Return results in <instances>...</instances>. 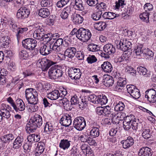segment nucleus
I'll list each match as a JSON object with an SVG mask.
<instances>
[{
	"mask_svg": "<svg viewBox=\"0 0 156 156\" xmlns=\"http://www.w3.org/2000/svg\"><path fill=\"white\" fill-rule=\"evenodd\" d=\"M42 117L39 115L37 114L34 116L33 119H30L29 123L27 125V127H29V131L33 132L42 125Z\"/></svg>",
	"mask_w": 156,
	"mask_h": 156,
	"instance_id": "obj_1",
	"label": "nucleus"
},
{
	"mask_svg": "<svg viewBox=\"0 0 156 156\" xmlns=\"http://www.w3.org/2000/svg\"><path fill=\"white\" fill-rule=\"evenodd\" d=\"M129 116H127L123 122V127L125 130H129L132 127V129L136 130L138 127V124L133 120L129 119Z\"/></svg>",
	"mask_w": 156,
	"mask_h": 156,
	"instance_id": "obj_2",
	"label": "nucleus"
},
{
	"mask_svg": "<svg viewBox=\"0 0 156 156\" xmlns=\"http://www.w3.org/2000/svg\"><path fill=\"white\" fill-rule=\"evenodd\" d=\"M56 63L45 58L39 59L37 62V64L39 65L43 71H45L51 66H54Z\"/></svg>",
	"mask_w": 156,
	"mask_h": 156,
	"instance_id": "obj_3",
	"label": "nucleus"
},
{
	"mask_svg": "<svg viewBox=\"0 0 156 156\" xmlns=\"http://www.w3.org/2000/svg\"><path fill=\"white\" fill-rule=\"evenodd\" d=\"M52 43V41L41 45L39 51L41 55L46 56L54 51L55 52Z\"/></svg>",
	"mask_w": 156,
	"mask_h": 156,
	"instance_id": "obj_4",
	"label": "nucleus"
},
{
	"mask_svg": "<svg viewBox=\"0 0 156 156\" xmlns=\"http://www.w3.org/2000/svg\"><path fill=\"white\" fill-rule=\"evenodd\" d=\"M138 73L140 75L145 78H149L151 77V80L153 82H156V76L153 74L151 76V72L144 67L140 66L137 68Z\"/></svg>",
	"mask_w": 156,
	"mask_h": 156,
	"instance_id": "obj_5",
	"label": "nucleus"
},
{
	"mask_svg": "<svg viewBox=\"0 0 156 156\" xmlns=\"http://www.w3.org/2000/svg\"><path fill=\"white\" fill-rule=\"evenodd\" d=\"M57 65H54L49 69L48 74L51 79L55 80L62 76V71L57 69Z\"/></svg>",
	"mask_w": 156,
	"mask_h": 156,
	"instance_id": "obj_6",
	"label": "nucleus"
},
{
	"mask_svg": "<svg viewBox=\"0 0 156 156\" xmlns=\"http://www.w3.org/2000/svg\"><path fill=\"white\" fill-rule=\"evenodd\" d=\"M73 124L74 127L77 130L81 131L85 127L86 125L85 120L82 117H77L74 119Z\"/></svg>",
	"mask_w": 156,
	"mask_h": 156,
	"instance_id": "obj_7",
	"label": "nucleus"
},
{
	"mask_svg": "<svg viewBox=\"0 0 156 156\" xmlns=\"http://www.w3.org/2000/svg\"><path fill=\"white\" fill-rule=\"evenodd\" d=\"M68 74L71 79L76 80L80 79L82 73L79 69L72 67L68 69Z\"/></svg>",
	"mask_w": 156,
	"mask_h": 156,
	"instance_id": "obj_8",
	"label": "nucleus"
},
{
	"mask_svg": "<svg viewBox=\"0 0 156 156\" xmlns=\"http://www.w3.org/2000/svg\"><path fill=\"white\" fill-rule=\"evenodd\" d=\"M37 41L32 38H27L23 40V46L29 50L31 48H35L37 45Z\"/></svg>",
	"mask_w": 156,
	"mask_h": 156,
	"instance_id": "obj_9",
	"label": "nucleus"
},
{
	"mask_svg": "<svg viewBox=\"0 0 156 156\" xmlns=\"http://www.w3.org/2000/svg\"><path fill=\"white\" fill-rule=\"evenodd\" d=\"M30 14V10L26 7H22L19 9L16 13V17L19 20L27 18Z\"/></svg>",
	"mask_w": 156,
	"mask_h": 156,
	"instance_id": "obj_10",
	"label": "nucleus"
},
{
	"mask_svg": "<svg viewBox=\"0 0 156 156\" xmlns=\"http://www.w3.org/2000/svg\"><path fill=\"white\" fill-rule=\"evenodd\" d=\"M127 91L131 96L135 99H138L140 96L139 90L133 85L127 86Z\"/></svg>",
	"mask_w": 156,
	"mask_h": 156,
	"instance_id": "obj_11",
	"label": "nucleus"
},
{
	"mask_svg": "<svg viewBox=\"0 0 156 156\" xmlns=\"http://www.w3.org/2000/svg\"><path fill=\"white\" fill-rule=\"evenodd\" d=\"M148 93L145 95V97L150 103L156 102V90L151 89L149 90Z\"/></svg>",
	"mask_w": 156,
	"mask_h": 156,
	"instance_id": "obj_12",
	"label": "nucleus"
},
{
	"mask_svg": "<svg viewBox=\"0 0 156 156\" xmlns=\"http://www.w3.org/2000/svg\"><path fill=\"white\" fill-rule=\"evenodd\" d=\"M16 105L13 104V107L16 112L22 111L25 109V105L22 100L18 99L16 101Z\"/></svg>",
	"mask_w": 156,
	"mask_h": 156,
	"instance_id": "obj_13",
	"label": "nucleus"
},
{
	"mask_svg": "<svg viewBox=\"0 0 156 156\" xmlns=\"http://www.w3.org/2000/svg\"><path fill=\"white\" fill-rule=\"evenodd\" d=\"M60 123L62 125L65 127L70 126L72 123L71 115L66 114L63 116L60 119Z\"/></svg>",
	"mask_w": 156,
	"mask_h": 156,
	"instance_id": "obj_14",
	"label": "nucleus"
},
{
	"mask_svg": "<svg viewBox=\"0 0 156 156\" xmlns=\"http://www.w3.org/2000/svg\"><path fill=\"white\" fill-rule=\"evenodd\" d=\"M52 43L55 52L57 53L61 51L60 46L64 44V41L62 38H59L56 39L55 41H52Z\"/></svg>",
	"mask_w": 156,
	"mask_h": 156,
	"instance_id": "obj_15",
	"label": "nucleus"
},
{
	"mask_svg": "<svg viewBox=\"0 0 156 156\" xmlns=\"http://www.w3.org/2000/svg\"><path fill=\"white\" fill-rule=\"evenodd\" d=\"M116 44L117 48L123 51H124V47L125 45L127 44V46L132 45L131 43L126 39L125 40H121L120 41H117L115 42Z\"/></svg>",
	"mask_w": 156,
	"mask_h": 156,
	"instance_id": "obj_16",
	"label": "nucleus"
},
{
	"mask_svg": "<svg viewBox=\"0 0 156 156\" xmlns=\"http://www.w3.org/2000/svg\"><path fill=\"white\" fill-rule=\"evenodd\" d=\"M44 33L45 31L44 29L42 27L39 26L37 29L34 31L33 34V37L36 39L42 40Z\"/></svg>",
	"mask_w": 156,
	"mask_h": 156,
	"instance_id": "obj_17",
	"label": "nucleus"
},
{
	"mask_svg": "<svg viewBox=\"0 0 156 156\" xmlns=\"http://www.w3.org/2000/svg\"><path fill=\"white\" fill-rule=\"evenodd\" d=\"M152 153L151 149L147 147H144L140 148L138 152L139 156H151Z\"/></svg>",
	"mask_w": 156,
	"mask_h": 156,
	"instance_id": "obj_18",
	"label": "nucleus"
},
{
	"mask_svg": "<svg viewBox=\"0 0 156 156\" xmlns=\"http://www.w3.org/2000/svg\"><path fill=\"white\" fill-rule=\"evenodd\" d=\"M113 78L109 75H105L103 76V82L107 87L112 86L114 83Z\"/></svg>",
	"mask_w": 156,
	"mask_h": 156,
	"instance_id": "obj_19",
	"label": "nucleus"
},
{
	"mask_svg": "<svg viewBox=\"0 0 156 156\" xmlns=\"http://www.w3.org/2000/svg\"><path fill=\"white\" fill-rule=\"evenodd\" d=\"M104 51L110 55L114 54L115 52V47L111 43L106 44L103 47Z\"/></svg>",
	"mask_w": 156,
	"mask_h": 156,
	"instance_id": "obj_20",
	"label": "nucleus"
},
{
	"mask_svg": "<svg viewBox=\"0 0 156 156\" xmlns=\"http://www.w3.org/2000/svg\"><path fill=\"white\" fill-rule=\"evenodd\" d=\"M111 110V108L109 106L102 107L103 115L114 118L116 115V114L114 113Z\"/></svg>",
	"mask_w": 156,
	"mask_h": 156,
	"instance_id": "obj_21",
	"label": "nucleus"
},
{
	"mask_svg": "<svg viewBox=\"0 0 156 156\" xmlns=\"http://www.w3.org/2000/svg\"><path fill=\"white\" fill-rule=\"evenodd\" d=\"M16 30V36L17 37V41L19 42L20 39L21 37L24 35L26 31L28 30V28L27 27H17L15 31Z\"/></svg>",
	"mask_w": 156,
	"mask_h": 156,
	"instance_id": "obj_22",
	"label": "nucleus"
},
{
	"mask_svg": "<svg viewBox=\"0 0 156 156\" xmlns=\"http://www.w3.org/2000/svg\"><path fill=\"white\" fill-rule=\"evenodd\" d=\"M23 142V136L21 135L18 136L14 141L13 147L14 149L19 148L22 145Z\"/></svg>",
	"mask_w": 156,
	"mask_h": 156,
	"instance_id": "obj_23",
	"label": "nucleus"
},
{
	"mask_svg": "<svg viewBox=\"0 0 156 156\" xmlns=\"http://www.w3.org/2000/svg\"><path fill=\"white\" fill-rule=\"evenodd\" d=\"M71 141L67 139H62L59 144V147L64 150L68 149L70 146Z\"/></svg>",
	"mask_w": 156,
	"mask_h": 156,
	"instance_id": "obj_24",
	"label": "nucleus"
},
{
	"mask_svg": "<svg viewBox=\"0 0 156 156\" xmlns=\"http://www.w3.org/2000/svg\"><path fill=\"white\" fill-rule=\"evenodd\" d=\"M73 8L76 10L83 11L84 9V4L82 0H75L73 2Z\"/></svg>",
	"mask_w": 156,
	"mask_h": 156,
	"instance_id": "obj_25",
	"label": "nucleus"
},
{
	"mask_svg": "<svg viewBox=\"0 0 156 156\" xmlns=\"http://www.w3.org/2000/svg\"><path fill=\"white\" fill-rule=\"evenodd\" d=\"M71 11V8L70 6H67L62 9L60 14L61 17L63 19H66L70 14Z\"/></svg>",
	"mask_w": 156,
	"mask_h": 156,
	"instance_id": "obj_26",
	"label": "nucleus"
},
{
	"mask_svg": "<svg viewBox=\"0 0 156 156\" xmlns=\"http://www.w3.org/2000/svg\"><path fill=\"white\" fill-rule=\"evenodd\" d=\"M76 53V49L74 47L68 48H67L65 51L66 55L69 58H73Z\"/></svg>",
	"mask_w": 156,
	"mask_h": 156,
	"instance_id": "obj_27",
	"label": "nucleus"
},
{
	"mask_svg": "<svg viewBox=\"0 0 156 156\" xmlns=\"http://www.w3.org/2000/svg\"><path fill=\"white\" fill-rule=\"evenodd\" d=\"M101 68L103 71L106 73H110L112 70L111 64L108 62H105L101 65Z\"/></svg>",
	"mask_w": 156,
	"mask_h": 156,
	"instance_id": "obj_28",
	"label": "nucleus"
},
{
	"mask_svg": "<svg viewBox=\"0 0 156 156\" xmlns=\"http://www.w3.org/2000/svg\"><path fill=\"white\" fill-rule=\"evenodd\" d=\"M100 127L98 125H96V126H93L91 127L90 134V135L94 137H97L100 135V132L99 128Z\"/></svg>",
	"mask_w": 156,
	"mask_h": 156,
	"instance_id": "obj_29",
	"label": "nucleus"
},
{
	"mask_svg": "<svg viewBox=\"0 0 156 156\" xmlns=\"http://www.w3.org/2000/svg\"><path fill=\"white\" fill-rule=\"evenodd\" d=\"M14 139V136L12 134L9 133L3 136L1 140L3 143H9Z\"/></svg>",
	"mask_w": 156,
	"mask_h": 156,
	"instance_id": "obj_30",
	"label": "nucleus"
},
{
	"mask_svg": "<svg viewBox=\"0 0 156 156\" xmlns=\"http://www.w3.org/2000/svg\"><path fill=\"white\" fill-rule=\"evenodd\" d=\"M59 100L62 101L65 109L67 110H71L72 109L73 107L71 105H72L70 103L69 101L66 98H62V99H60Z\"/></svg>",
	"mask_w": 156,
	"mask_h": 156,
	"instance_id": "obj_31",
	"label": "nucleus"
},
{
	"mask_svg": "<svg viewBox=\"0 0 156 156\" xmlns=\"http://www.w3.org/2000/svg\"><path fill=\"white\" fill-rule=\"evenodd\" d=\"M72 20L75 24H80L82 23L83 20V17L80 15L74 13L72 17Z\"/></svg>",
	"mask_w": 156,
	"mask_h": 156,
	"instance_id": "obj_32",
	"label": "nucleus"
},
{
	"mask_svg": "<svg viewBox=\"0 0 156 156\" xmlns=\"http://www.w3.org/2000/svg\"><path fill=\"white\" fill-rule=\"evenodd\" d=\"M38 14L41 17L46 18L50 15L49 10L46 8H42L39 10Z\"/></svg>",
	"mask_w": 156,
	"mask_h": 156,
	"instance_id": "obj_33",
	"label": "nucleus"
},
{
	"mask_svg": "<svg viewBox=\"0 0 156 156\" xmlns=\"http://www.w3.org/2000/svg\"><path fill=\"white\" fill-rule=\"evenodd\" d=\"M59 91L55 90L48 94L47 97L51 100H55L59 99Z\"/></svg>",
	"mask_w": 156,
	"mask_h": 156,
	"instance_id": "obj_34",
	"label": "nucleus"
},
{
	"mask_svg": "<svg viewBox=\"0 0 156 156\" xmlns=\"http://www.w3.org/2000/svg\"><path fill=\"white\" fill-rule=\"evenodd\" d=\"M119 15L116 14L115 13L111 12H106L102 15V17L105 19H113L116 17H118Z\"/></svg>",
	"mask_w": 156,
	"mask_h": 156,
	"instance_id": "obj_35",
	"label": "nucleus"
},
{
	"mask_svg": "<svg viewBox=\"0 0 156 156\" xmlns=\"http://www.w3.org/2000/svg\"><path fill=\"white\" fill-rule=\"evenodd\" d=\"M19 56L20 58L23 59L31 58L30 52L25 50H22L20 52Z\"/></svg>",
	"mask_w": 156,
	"mask_h": 156,
	"instance_id": "obj_36",
	"label": "nucleus"
},
{
	"mask_svg": "<svg viewBox=\"0 0 156 156\" xmlns=\"http://www.w3.org/2000/svg\"><path fill=\"white\" fill-rule=\"evenodd\" d=\"M144 49L142 44H139L135 47L133 52H135L136 55L140 56L142 53H143V50Z\"/></svg>",
	"mask_w": 156,
	"mask_h": 156,
	"instance_id": "obj_37",
	"label": "nucleus"
},
{
	"mask_svg": "<svg viewBox=\"0 0 156 156\" xmlns=\"http://www.w3.org/2000/svg\"><path fill=\"white\" fill-rule=\"evenodd\" d=\"M37 92L35 91V90L32 88H29L26 89L25 91V94L26 98H29L33 95L34 94L36 95L37 94Z\"/></svg>",
	"mask_w": 156,
	"mask_h": 156,
	"instance_id": "obj_38",
	"label": "nucleus"
},
{
	"mask_svg": "<svg viewBox=\"0 0 156 156\" xmlns=\"http://www.w3.org/2000/svg\"><path fill=\"white\" fill-rule=\"evenodd\" d=\"M87 97L88 101H90L92 103L94 104H99L98 96H97L95 94H91Z\"/></svg>",
	"mask_w": 156,
	"mask_h": 156,
	"instance_id": "obj_39",
	"label": "nucleus"
},
{
	"mask_svg": "<svg viewBox=\"0 0 156 156\" xmlns=\"http://www.w3.org/2000/svg\"><path fill=\"white\" fill-rule=\"evenodd\" d=\"M8 24L13 31H15L18 27L15 20L12 18H9L8 19Z\"/></svg>",
	"mask_w": 156,
	"mask_h": 156,
	"instance_id": "obj_40",
	"label": "nucleus"
},
{
	"mask_svg": "<svg viewBox=\"0 0 156 156\" xmlns=\"http://www.w3.org/2000/svg\"><path fill=\"white\" fill-rule=\"evenodd\" d=\"M107 26L105 22H99L96 23L95 27L96 29L99 31H102L105 29Z\"/></svg>",
	"mask_w": 156,
	"mask_h": 156,
	"instance_id": "obj_41",
	"label": "nucleus"
},
{
	"mask_svg": "<svg viewBox=\"0 0 156 156\" xmlns=\"http://www.w3.org/2000/svg\"><path fill=\"white\" fill-rule=\"evenodd\" d=\"M83 36L82 37V41L85 42L87 41L90 38L91 34L90 31L87 29H85Z\"/></svg>",
	"mask_w": 156,
	"mask_h": 156,
	"instance_id": "obj_42",
	"label": "nucleus"
},
{
	"mask_svg": "<svg viewBox=\"0 0 156 156\" xmlns=\"http://www.w3.org/2000/svg\"><path fill=\"white\" fill-rule=\"evenodd\" d=\"M87 48L89 51L92 52L98 51L100 49L99 46L94 43H90L87 46Z\"/></svg>",
	"mask_w": 156,
	"mask_h": 156,
	"instance_id": "obj_43",
	"label": "nucleus"
},
{
	"mask_svg": "<svg viewBox=\"0 0 156 156\" xmlns=\"http://www.w3.org/2000/svg\"><path fill=\"white\" fill-rule=\"evenodd\" d=\"M0 112L2 118L4 117L8 119L10 118L11 116L10 112L9 111V110H7V108L1 109L0 111Z\"/></svg>",
	"mask_w": 156,
	"mask_h": 156,
	"instance_id": "obj_44",
	"label": "nucleus"
},
{
	"mask_svg": "<svg viewBox=\"0 0 156 156\" xmlns=\"http://www.w3.org/2000/svg\"><path fill=\"white\" fill-rule=\"evenodd\" d=\"M102 13V10L98 9V11L92 15L91 17L94 20H98L101 18Z\"/></svg>",
	"mask_w": 156,
	"mask_h": 156,
	"instance_id": "obj_45",
	"label": "nucleus"
},
{
	"mask_svg": "<svg viewBox=\"0 0 156 156\" xmlns=\"http://www.w3.org/2000/svg\"><path fill=\"white\" fill-rule=\"evenodd\" d=\"M143 54L150 60L153 58L154 55V52L148 48L144 49Z\"/></svg>",
	"mask_w": 156,
	"mask_h": 156,
	"instance_id": "obj_46",
	"label": "nucleus"
},
{
	"mask_svg": "<svg viewBox=\"0 0 156 156\" xmlns=\"http://www.w3.org/2000/svg\"><path fill=\"white\" fill-rule=\"evenodd\" d=\"M37 96V94L36 95L34 94V95L27 98L28 103L34 105H36L38 101Z\"/></svg>",
	"mask_w": 156,
	"mask_h": 156,
	"instance_id": "obj_47",
	"label": "nucleus"
},
{
	"mask_svg": "<svg viewBox=\"0 0 156 156\" xmlns=\"http://www.w3.org/2000/svg\"><path fill=\"white\" fill-rule=\"evenodd\" d=\"M150 13L146 12H143L142 14H140L139 16L140 19L143 21L147 23H149V15Z\"/></svg>",
	"mask_w": 156,
	"mask_h": 156,
	"instance_id": "obj_48",
	"label": "nucleus"
},
{
	"mask_svg": "<svg viewBox=\"0 0 156 156\" xmlns=\"http://www.w3.org/2000/svg\"><path fill=\"white\" fill-rule=\"evenodd\" d=\"M85 29L81 27L78 30L77 33L76 34V37L81 41H82V37L83 36H84Z\"/></svg>",
	"mask_w": 156,
	"mask_h": 156,
	"instance_id": "obj_49",
	"label": "nucleus"
},
{
	"mask_svg": "<svg viewBox=\"0 0 156 156\" xmlns=\"http://www.w3.org/2000/svg\"><path fill=\"white\" fill-rule=\"evenodd\" d=\"M98 99L99 104L102 105L105 104L107 103L108 101L107 97L103 94L98 96Z\"/></svg>",
	"mask_w": 156,
	"mask_h": 156,
	"instance_id": "obj_50",
	"label": "nucleus"
},
{
	"mask_svg": "<svg viewBox=\"0 0 156 156\" xmlns=\"http://www.w3.org/2000/svg\"><path fill=\"white\" fill-rule=\"evenodd\" d=\"M125 106L123 103L121 101H119L118 104H117L115 106L114 108L115 110L118 112L119 111H122L124 109Z\"/></svg>",
	"mask_w": 156,
	"mask_h": 156,
	"instance_id": "obj_51",
	"label": "nucleus"
},
{
	"mask_svg": "<svg viewBox=\"0 0 156 156\" xmlns=\"http://www.w3.org/2000/svg\"><path fill=\"white\" fill-rule=\"evenodd\" d=\"M115 8L117 9L124 7V6L126 5L125 1L123 0H118V1L115 2Z\"/></svg>",
	"mask_w": 156,
	"mask_h": 156,
	"instance_id": "obj_52",
	"label": "nucleus"
},
{
	"mask_svg": "<svg viewBox=\"0 0 156 156\" xmlns=\"http://www.w3.org/2000/svg\"><path fill=\"white\" fill-rule=\"evenodd\" d=\"M150 129H145L144 130L142 133V136L145 139H147L151 137V135L150 133Z\"/></svg>",
	"mask_w": 156,
	"mask_h": 156,
	"instance_id": "obj_53",
	"label": "nucleus"
},
{
	"mask_svg": "<svg viewBox=\"0 0 156 156\" xmlns=\"http://www.w3.org/2000/svg\"><path fill=\"white\" fill-rule=\"evenodd\" d=\"M87 60L88 63L90 64L95 62L97 61V59L94 55H89Z\"/></svg>",
	"mask_w": 156,
	"mask_h": 156,
	"instance_id": "obj_54",
	"label": "nucleus"
},
{
	"mask_svg": "<svg viewBox=\"0 0 156 156\" xmlns=\"http://www.w3.org/2000/svg\"><path fill=\"white\" fill-rule=\"evenodd\" d=\"M77 149L76 147H73L69 152L70 156H80V155L77 154Z\"/></svg>",
	"mask_w": 156,
	"mask_h": 156,
	"instance_id": "obj_55",
	"label": "nucleus"
},
{
	"mask_svg": "<svg viewBox=\"0 0 156 156\" xmlns=\"http://www.w3.org/2000/svg\"><path fill=\"white\" fill-rule=\"evenodd\" d=\"M29 51L30 52L31 58L37 54L39 52L38 49L37 48H31Z\"/></svg>",
	"mask_w": 156,
	"mask_h": 156,
	"instance_id": "obj_56",
	"label": "nucleus"
},
{
	"mask_svg": "<svg viewBox=\"0 0 156 156\" xmlns=\"http://www.w3.org/2000/svg\"><path fill=\"white\" fill-rule=\"evenodd\" d=\"M153 8V6L150 3H146L144 6V9L146 12L152 10Z\"/></svg>",
	"mask_w": 156,
	"mask_h": 156,
	"instance_id": "obj_57",
	"label": "nucleus"
},
{
	"mask_svg": "<svg viewBox=\"0 0 156 156\" xmlns=\"http://www.w3.org/2000/svg\"><path fill=\"white\" fill-rule=\"evenodd\" d=\"M37 148L41 150L40 152H43L45 148V144L43 142H39L37 144Z\"/></svg>",
	"mask_w": 156,
	"mask_h": 156,
	"instance_id": "obj_58",
	"label": "nucleus"
},
{
	"mask_svg": "<svg viewBox=\"0 0 156 156\" xmlns=\"http://www.w3.org/2000/svg\"><path fill=\"white\" fill-rule=\"evenodd\" d=\"M79 101V99L76 95L73 96L70 100L71 104L73 105H75L78 104Z\"/></svg>",
	"mask_w": 156,
	"mask_h": 156,
	"instance_id": "obj_59",
	"label": "nucleus"
},
{
	"mask_svg": "<svg viewBox=\"0 0 156 156\" xmlns=\"http://www.w3.org/2000/svg\"><path fill=\"white\" fill-rule=\"evenodd\" d=\"M117 83L120 85L121 86H124L126 83V79L125 78L119 77L118 78Z\"/></svg>",
	"mask_w": 156,
	"mask_h": 156,
	"instance_id": "obj_60",
	"label": "nucleus"
},
{
	"mask_svg": "<svg viewBox=\"0 0 156 156\" xmlns=\"http://www.w3.org/2000/svg\"><path fill=\"white\" fill-rule=\"evenodd\" d=\"M125 46L124 47V51H123L125 53H126V54L128 55H131L132 54V50H131V45L129 46H127V44L125 45Z\"/></svg>",
	"mask_w": 156,
	"mask_h": 156,
	"instance_id": "obj_61",
	"label": "nucleus"
},
{
	"mask_svg": "<svg viewBox=\"0 0 156 156\" xmlns=\"http://www.w3.org/2000/svg\"><path fill=\"white\" fill-rule=\"evenodd\" d=\"M84 53L83 52L78 51L75 55V57L77 58L79 60H82L84 58Z\"/></svg>",
	"mask_w": 156,
	"mask_h": 156,
	"instance_id": "obj_62",
	"label": "nucleus"
},
{
	"mask_svg": "<svg viewBox=\"0 0 156 156\" xmlns=\"http://www.w3.org/2000/svg\"><path fill=\"white\" fill-rule=\"evenodd\" d=\"M87 3L90 6H94L98 4V0H87Z\"/></svg>",
	"mask_w": 156,
	"mask_h": 156,
	"instance_id": "obj_63",
	"label": "nucleus"
},
{
	"mask_svg": "<svg viewBox=\"0 0 156 156\" xmlns=\"http://www.w3.org/2000/svg\"><path fill=\"white\" fill-rule=\"evenodd\" d=\"M23 74L24 75V78L27 76H33L34 75V73L28 70H26L23 72Z\"/></svg>",
	"mask_w": 156,
	"mask_h": 156,
	"instance_id": "obj_64",
	"label": "nucleus"
}]
</instances>
